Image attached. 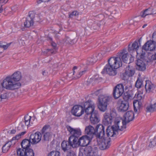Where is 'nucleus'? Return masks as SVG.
I'll use <instances>...</instances> for the list:
<instances>
[{"label": "nucleus", "instance_id": "9d476101", "mask_svg": "<svg viewBox=\"0 0 156 156\" xmlns=\"http://www.w3.org/2000/svg\"><path fill=\"white\" fill-rule=\"evenodd\" d=\"M84 112V109L82 106L75 105L74 106L71 111L72 114L76 116L80 117Z\"/></svg>", "mask_w": 156, "mask_h": 156}, {"label": "nucleus", "instance_id": "473e14b6", "mask_svg": "<svg viewBox=\"0 0 156 156\" xmlns=\"http://www.w3.org/2000/svg\"><path fill=\"white\" fill-rule=\"evenodd\" d=\"M143 86L142 80L140 78H138L136 82V87L138 88H139Z\"/></svg>", "mask_w": 156, "mask_h": 156}, {"label": "nucleus", "instance_id": "13d9d810", "mask_svg": "<svg viewBox=\"0 0 156 156\" xmlns=\"http://www.w3.org/2000/svg\"><path fill=\"white\" fill-rule=\"evenodd\" d=\"M152 57L154 59L156 60V53L152 55Z\"/></svg>", "mask_w": 156, "mask_h": 156}, {"label": "nucleus", "instance_id": "4468645a", "mask_svg": "<svg viewBox=\"0 0 156 156\" xmlns=\"http://www.w3.org/2000/svg\"><path fill=\"white\" fill-rule=\"evenodd\" d=\"M118 106V110L121 112H124L126 111L129 108V105L126 101H119L117 103Z\"/></svg>", "mask_w": 156, "mask_h": 156}, {"label": "nucleus", "instance_id": "a211bd4d", "mask_svg": "<svg viewBox=\"0 0 156 156\" xmlns=\"http://www.w3.org/2000/svg\"><path fill=\"white\" fill-rule=\"evenodd\" d=\"M124 120L127 123L133 120L134 118V114L133 111H129L126 112L123 116Z\"/></svg>", "mask_w": 156, "mask_h": 156}, {"label": "nucleus", "instance_id": "ea45409f", "mask_svg": "<svg viewBox=\"0 0 156 156\" xmlns=\"http://www.w3.org/2000/svg\"><path fill=\"white\" fill-rule=\"evenodd\" d=\"M91 156H99L98 155V148L97 147H94L92 154Z\"/></svg>", "mask_w": 156, "mask_h": 156}, {"label": "nucleus", "instance_id": "cd10ccee", "mask_svg": "<svg viewBox=\"0 0 156 156\" xmlns=\"http://www.w3.org/2000/svg\"><path fill=\"white\" fill-rule=\"evenodd\" d=\"M51 44L53 48V49H48L47 51L48 52H50L52 54H55L56 52V50L58 49L57 47V44L56 43L53 41H51Z\"/></svg>", "mask_w": 156, "mask_h": 156}, {"label": "nucleus", "instance_id": "a18cd8bd", "mask_svg": "<svg viewBox=\"0 0 156 156\" xmlns=\"http://www.w3.org/2000/svg\"><path fill=\"white\" fill-rule=\"evenodd\" d=\"M12 145V142L11 141H8L7 142L6 144L4 145L3 146V148L5 147H9V148L11 147Z\"/></svg>", "mask_w": 156, "mask_h": 156}, {"label": "nucleus", "instance_id": "338daca9", "mask_svg": "<svg viewBox=\"0 0 156 156\" xmlns=\"http://www.w3.org/2000/svg\"><path fill=\"white\" fill-rule=\"evenodd\" d=\"M147 24H144L142 27V28H144L147 26Z\"/></svg>", "mask_w": 156, "mask_h": 156}, {"label": "nucleus", "instance_id": "09e8293b", "mask_svg": "<svg viewBox=\"0 0 156 156\" xmlns=\"http://www.w3.org/2000/svg\"><path fill=\"white\" fill-rule=\"evenodd\" d=\"M9 147H5L3 148V146L2 148V151L4 153H6L9 150Z\"/></svg>", "mask_w": 156, "mask_h": 156}, {"label": "nucleus", "instance_id": "a878e982", "mask_svg": "<svg viewBox=\"0 0 156 156\" xmlns=\"http://www.w3.org/2000/svg\"><path fill=\"white\" fill-rule=\"evenodd\" d=\"M98 114L97 112L95 114H93L91 115L90 117V120L91 124H94L98 123L99 121V119L98 117Z\"/></svg>", "mask_w": 156, "mask_h": 156}, {"label": "nucleus", "instance_id": "20e7f679", "mask_svg": "<svg viewBox=\"0 0 156 156\" xmlns=\"http://www.w3.org/2000/svg\"><path fill=\"white\" fill-rule=\"evenodd\" d=\"M111 97L105 95H100L98 98V108L102 112H105L107 109Z\"/></svg>", "mask_w": 156, "mask_h": 156}, {"label": "nucleus", "instance_id": "bb28decb", "mask_svg": "<svg viewBox=\"0 0 156 156\" xmlns=\"http://www.w3.org/2000/svg\"><path fill=\"white\" fill-rule=\"evenodd\" d=\"M139 48L138 43L136 41H135L132 45L129 44L128 45V51L130 52L133 51H136Z\"/></svg>", "mask_w": 156, "mask_h": 156}, {"label": "nucleus", "instance_id": "b1692460", "mask_svg": "<svg viewBox=\"0 0 156 156\" xmlns=\"http://www.w3.org/2000/svg\"><path fill=\"white\" fill-rule=\"evenodd\" d=\"M31 143V142L30 139L23 140L21 143L22 148L25 149V150L30 149Z\"/></svg>", "mask_w": 156, "mask_h": 156}, {"label": "nucleus", "instance_id": "39448f33", "mask_svg": "<svg viewBox=\"0 0 156 156\" xmlns=\"http://www.w3.org/2000/svg\"><path fill=\"white\" fill-rule=\"evenodd\" d=\"M96 139L97 144L101 150L107 149L110 146V138H105L103 137L98 138Z\"/></svg>", "mask_w": 156, "mask_h": 156}, {"label": "nucleus", "instance_id": "0eeeda50", "mask_svg": "<svg viewBox=\"0 0 156 156\" xmlns=\"http://www.w3.org/2000/svg\"><path fill=\"white\" fill-rule=\"evenodd\" d=\"M73 137L72 135L69 137L68 141H63L61 144V147L62 149L64 151L68 152L69 151L72 150V147L73 148H76V147H74V142L72 141L73 139L70 140V138Z\"/></svg>", "mask_w": 156, "mask_h": 156}, {"label": "nucleus", "instance_id": "c85d7f7f", "mask_svg": "<svg viewBox=\"0 0 156 156\" xmlns=\"http://www.w3.org/2000/svg\"><path fill=\"white\" fill-rule=\"evenodd\" d=\"M133 105L134 107V110L135 113L137 114L140 112V105L139 104L138 101H137L136 102H134L133 103Z\"/></svg>", "mask_w": 156, "mask_h": 156}, {"label": "nucleus", "instance_id": "5fc2aeb1", "mask_svg": "<svg viewBox=\"0 0 156 156\" xmlns=\"http://www.w3.org/2000/svg\"><path fill=\"white\" fill-rule=\"evenodd\" d=\"M11 9H12V11H13V12H15L17 9V6H15L12 7V8Z\"/></svg>", "mask_w": 156, "mask_h": 156}, {"label": "nucleus", "instance_id": "69168bd1", "mask_svg": "<svg viewBox=\"0 0 156 156\" xmlns=\"http://www.w3.org/2000/svg\"><path fill=\"white\" fill-rule=\"evenodd\" d=\"M4 45V44H3L2 43L1 44V45H0V48H3Z\"/></svg>", "mask_w": 156, "mask_h": 156}, {"label": "nucleus", "instance_id": "864d4df0", "mask_svg": "<svg viewBox=\"0 0 156 156\" xmlns=\"http://www.w3.org/2000/svg\"><path fill=\"white\" fill-rule=\"evenodd\" d=\"M85 156L83 154V152H82L81 151V148L80 149V151L79 154V156Z\"/></svg>", "mask_w": 156, "mask_h": 156}, {"label": "nucleus", "instance_id": "412c9836", "mask_svg": "<svg viewBox=\"0 0 156 156\" xmlns=\"http://www.w3.org/2000/svg\"><path fill=\"white\" fill-rule=\"evenodd\" d=\"M85 133L88 136L92 137L93 138V136L95 135L96 136V131L94 127L91 126H89L86 127L85 130Z\"/></svg>", "mask_w": 156, "mask_h": 156}, {"label": "nucleus", "instance_id": "4d7b16f0", "mask_svg": "<svg viewBox=\"0 0 156 156\" xmlns=\"http://www.w3.org/2000/svg\"><path fill=\"white\" fill-rule=\"evenodd\" d=\"M9 0H0V2H1L3 4L6 3Z\"/></svg>", "mask_w": 156, "mask_h": 156}, {"label": "nucleus", "instance_id": "4be33fe9", "mask_svg": "<svg viewBox=\"0 0 156 156\" xmlns=\"http://www.w3.org/2000/svg\"><path fill=\"white\" fill-rule=\"evenodd\" d=\"M136 69L140 71H143L146 69L145 63L141 59H138L136 62Z\"/></svg>", "mask_w": 156, "mask_h": 156}, {"label": "nucleus", "instance_id": "dca6fc26", "mask_svg": "<svg viewBox=\"0 0 156 156\" xmlns=\"http://www.w3.org/2000/svg\"><path fill=\"white\" fill-rule=\"evenodd\" d=\"M104 118L103 119V123L105 125H110L113 121V119L111 114L105 113L104 115Z\"/></svg>", "mask_w": 156, "mask_h": 156}, {"label": "nucleus", "instance_id": "4c0bfd02", "mask_svg": "<svg viewBox=\"0 0 156 156\" xmlns=\"http://www.w3.org/2000/svg\"><path fill=\"white\" fill-rule=\"evenodd\" d=\"M156 146V137H154V138L151 140L149 145L150 147H153Z\"/></svg>", "mask_w": 156, "mask_h": 156}, {"label": "nucleus", "instance_id": "de8ad7c7", "mask_svg": "<svg viewBox=\"0 0 156 156\" xmlns=\"http://www.w3.org/2000/svg\"><path fill=\"white\" fill-rule=\"evenodd\" d=\"M146 51H145L144 50H143L142 48V53L140 55V57L141 59H143L144 58Z\"/></svg>", "mask_w": 156, "mask_h": 156}, {"label": "nucleus", "instance_id": "c9c22d12", "mask_svg": "<svg viewBox=\"0 0 156 156\" xmlns=\"http://www.w3.org/2000/svg\"><path fill=\"white\" fill-rule=\"evenodd\" d=\"M147 109L148 111L152 112L156 110V102L150 106L147 107Z\"/></svg>", "mask_w": 156, "mask_h": 156}, {"label": "nucleus", "instance_id": "6e6552de", "mask_svg": "<svg viewBox=\"0 0 156 156\" xmlns=\"http://www.w3.org/2000/svg\"><path fill=\"white\" fill-rule=\"evenodd\" d=\"M124 92V86L122 83L117 84L113 89V95L115 99L121 96Z\"/></svg>", "mask_w": 156, "mask_h": 156}, {"label": "nucleus", "instance_id": "052dcab7", "mask_svg": "<svg viewBox=\"0 0 156 156\" xmlns=\"http://www.w3.org/2000/svg\"><path fill=\"white\" fill-rule=\"evenodd\" d=\"M77 68V67L76 66H74L73 68V75H74V73H75V71L74 70L75 69H76Z\"/></svg>", "mask_w": 156, "mask_h": 156}, {"label": "nucleus", "instance_id": "37998d69", "mask_svg": "<svg viewBox=\"0 0 156 156\" xmlns=\"http://www.w3.org/2000/svg\"><path fill=\"white\" fill-rule=\"evenodd\" d=\"M67 156H76L75 153L72 150L68 152Z\"/></svg>", "mask_w": 156, "mask_h": 156}, {"label": "nucleus", "instance_id": "393cba45", "mask_svg": "<svg viewBox=\"0 0 156 156\" xmlns=\"http://www.w3.org/2000/svg\"><path fill=\"white\" fill-rule=\"evenodd\" d=\"M153 9L151 8H149L145 10L142 11L140 13V16L143 18L147 16L153 14Z\"/></svg>", "mask_w": 156, "mask_h": 156}, {"label": "nucleus", "instance_id": "f8f14e48", "mask_svg": "<svg viewBox=\"0 0 156 156\" xmlns=\"http://www.w3.org/2000/svg\"><path fill=\"white\" fill-rule=\"evenodd\" d=\"M127 123L124 120L122 121H117L115 122L113 126L118 132V131H122L126 128V124Z\"/></svg>", "mask_w": 156, "mask_h": 156}, {"label": "nucleus", "instance_id": "680f3d73", "mask_svg": "<svg viewBox=\"0 0 156 156\" xmlns=\"http://www.w3.org/2000/svg\"><path fill=\"white\" fill-rule=\"evenodd\" d=\"M16 132V130L14 129L12 130L11 131V133L14 134Z\"/></svg>", "mask_w": 156, "mask_h": 156}, {"label": "nucleus", "instance_id": "6ab92c4d", "mask_svg": "<svg viewBox=\"0 0 156 156\" xmlns=\"http://www.w3.org/2000/svg\"><path fill=\"white\" fill-rule=\"evenodd\" d=\"M145 82V87L146 92L149 93L153 92L155 88V85L149 80H146Z\"/></svg>", "mask_w": 156, "mask_h": 156}, {"label": "nucleus", "instance_id": "6e6d98bb", "mask_svg": "<svg viewBox=\"0 0 156 156\" xmlns=\"http://www.w3.org/2000/svg\"><path fill=\"white\" fill-rule=\"evenodd\" d=\"M48 72H47L45 71H44L42 72V74L44 76H46L48 75Z\"/></svg>", "mask_w": 156, "mask_h": 156}, {"label": "nucleus", "instance_id": "5701e85b", "mask_svg": "<svg viewBox=\"0 0 156 156\" xmlns=\"http://www.w3.org/2000/svg\"><path fill=\"white\" fill-rule=\"evenodd\" d=\"M125 73L128 76H132L135 73V68L133 66L128 65L125 68Z\"/></svg>", "mask_w": 156, "mask_h": 156}, {"label": "nucleus", "instance_id": "f3484780", "mask_svg": "<svg viewBox=\"0 0 156 156\" xmlns=\"http://www.w3.org/2000/svg\"><path fill=\"white\" fill-rule=\"evenodd\" d=\"M115 126H112L111 127L108 126L106 129V138H110V137H114L116 135L117 131L114 127Z\"/></svg>", "mask_w": 156, "mask_h": 156}, {"label": "nucleus", "instance_id": "c756f323", "mask_svg": "<svg viewBox=\"0 0 156 156\" xmlns=\"http://www.w3.org/2000/svg\"><path fill=\"white\" fill-rule=\"evenodd\" d=\"M42 134L43 136V139L44 141H48L51 137V133L50 132H45V133H42Z\"/></svg>", "mask_w": 156, "mask_h": 156}, {"label": "nucleus", "instance_id": "ddd939ff", "mask_svg": "<svg viewBox=\"0 0 156 156\" xmlns=\"http://www.w3.org/2000/svg\"><path fill=\"white\" fill-rule=\"evenodd\" d=\"M104 129V127L102 125L99 124L97 125L95 129L96 138L104 137L105 136Z\"/></svg>", "mask_w": 156, "mask_h": 156}, {"label": "nucleus", "instance_id": "49530a36", "mask_svg": "<svg viewBox=\"0 0 156 156\" xmlns=\"http://www.w3.org/2000/svg\"><path fill=\"white\" fill-rule=\"evenodd\" d=\"M24 122H23V121L21 122L19 124V126L18 127L17 129L18 130H20V129L21 128L22 129H23L24 127Z\"/></svg>", "mask_w": 156, "mask_h": 156}, {"label": "nucleus", "instance_id": "0e129e2a", "mask_svg": "<svg viewBox=\"0 0 156 156\" xmlns=\"http://www.w3.org/2000/svg\"><path fill=\"white\" fill-rule=\"evenodd\" d=\"M50 0H41L42 2H48Z\"/></svg>", "mask_w": 156, "mask_h": 156}, {"label": "nucleus", "instance_id": "2eb2a0df", "mask_svg": "<svg viewBox=\"0 0 156 156\" xmlns=\"http://www.w3.org/2000/svg\"><path fill=\"white\" fill-rule=\"evenodd\" d=\"M41 134L39 132H37L34 134H31L30 137V139L32 140L31 144H36L41 140Z\"/></svg>", "mask_w": 156, "mask_h": 156}, {"label": "nucleus", "instance_id": "2f4dec72", "mask_svg": "<svg viewBox=\"0 0 156 156\" xmlns=\"http://www.w3.org/2000/svg\"><path fill=\"white\" fill-rule=\"evenodd\" d=\"M97 60V59L95 57L89 58L88 59L87 64L88 65H92L96 62Z\"/></svg>", "mask_w": 156, "mask_h": 156}, {"label": "nucleus", "instance_id": "e2e57ef3", "mask_svg": "<svg viewBox=\"0 0 156 156\" xmlns=\"http://www.w3.org/2000/svg\"><path fill=\"white\" fill-rule=\"evenodd\" d=\"M130 87V86H125V90H126Z\"/></svg>", "mask_w": 156, "mask_h": 156}, {"label": "nucleus", "instance_id": "9b49d317", "mask_svg": "<svg viewBox=\"0 0 156 156\" xmlns=\"http://www.w3.org/2000/svg\"><path fill=\"white\" fill-rule=\"evenodd\" d=\"M156 48L155 42L151 40L148 41L142 47L143 50L145 51H152Z\"/></svg>", "mask_w": 156, "mask_h": 156}, {"label": "nucleus", "instance_id": "58836bf2", "mask_svg": "<svg viewBox=\"0 0 156 156\" xmlns=\"http://www.w3.org/2000/svg\"><path fill=\"white\" fill-rule=\"evenodd\" d=\"M60 152L58 151H52L48 155V156H60Z\"/></svg>", "mask_w": 156, "mask_h": 156}, {"label": "nucleus", "instance_id": "7c9ffc66", "mask_svg": "<svg viewBox=\"0 0 156 156\" xmlns=\"http://www.w3.org/2000/svg\"><path fill=\"white\" fill-rule=\"evenodd\" d=\"M17 156H25L26 150L23 149L19 148L16 151Z\"/></svg>", "mask_w": 156, "mask_h": 156}, {"label": "nucleus", "instance_id": "f257e3e1", "mask_svg": "<svg viewBox=\"0 0 156 156\" xmlns=\"http://www.w3.org/2000/svg\"><path fill=\"white\" fill-rule=\"evenodd\" d=\"M118 56L115 58L111 57L108 60V64L105 66L101 72L102 74L107 73L110 76H115L117 74L115 69L122 65L121 59L124 62H127L128 54L125 49L119 53Z\"/></svg>", "mask_w": 156, "mask_h": 156}, {"label": "nucleus", "instance_id": "3c124183", "mask_svg": "<svg viewBox=\"0 0 156 156\" xmlns=\"http://www.w3.org/2000/svg\"><path fill=\"white\" fill-rule=\"evenodd\" d=\"M10 44L11 43H9L6 44H4L3 46V48L4 50L7 49L8 47L10 45Z\"/></svg>", "mask_w": 156, "mask_h": 156}, {"label": "nucleus", "instance_id": "8fccbe9b", "mask_svg": "<svg viewBox=\"0 0 156 156\" xmlns=\"http://www.w3.org/2000/svg\"><path fill=\"white\" fill-rule=\"evenodd\" d=\"M82 75L81 73L80 72H79L77 74L76 77H75V79H78L80 78Z\"/></svg>", "mask_w": 156, "mask_h": 156}, {"label": "nucleus", "instance_id": "f704fd0d", "mask_svg": "<svg viewBox=\"0 0 156 156\" xmlns=\"http://www.w3.org/2000/svg\"><path fill=\"white\" fill-rule=\"evenodd\" d=\"M34 153L33 150L31 148L26 150L25 156H34Z\"/></svg>", "mask_w": 156, "mask_h": 156}, {"label": "nucleus", "instance_id": "bf43d9fd", "mask_svg": "<svg viewBox=\"0 0 156 156\" xmlns=\"http://www.w3.org/2000/svg\"><path fill=\"white\" fill-rule=\"evenodd\" d=\"M86 71H87V70H84L80 72L81 73L82 75H83L84 74L86 73Z\"/></svg>", "mask_w": 156, "mask_h": 156}, {"label": "nucleus", "instance_id": "423d86ee", "mask_svg": "<svg viewBox=\"0 0 156 156\" xmlns=\"http://www.w3.org/2000/svg\"><path fill=\"white\" fill-rule=\"evenodd\" d=\"M83 106L85 112L87 115H91L93 114H95L97 112L94 110L95 106L94 103L91 101L88 100L85 102Z\"/></svg>", "mask_w": 156, "mask_h": 156}, {"label": "nucleus", "instance_id": "a19ab883", "mask_svg": "<svg viewBox=\"0 0 156 156\" xmlns=\"http://www.w3.org/2000/svg\"><path fill=\"white\" fill-rule=\"evenodd\" d=\"M49 126L47 125H45L41 130L42 133H45V132H48L49 131H47L49 129Z\"/></svg>", "mask_w": 156, "mask_h": 156}, {"label": "nucleus", "instance_id": "7ed1b4c3", "mask_svg": "<svg viewBox=\"0 0 156 156\" xmlns=\"http://www.w3.org/2000/svg\"><path fill=\"white\" fill-rule=\"evenodd\" d=\"M22 78L20 72H15L11 76L7 77L2 83L3 88L8 90H14L18 89L21 86V83L19 82Z\"/></svg>", "mask_w": 156, "mask_h": 156}, {"label": "nucleus", "instance_id": "774afa93", "mask_svg": "<svg viewBox=\"0 0 156 156\" xmlns=\"http://www.w3.org/2000/svg\"><path fill=\"white\" fill-rule=\"evenodd\" d=\"M41 2H42L41 0H39L37 1V2L38 4L40 3Z\"/></svg>", "mask_w": 156, "mask_h": 156}, {"label": "nucleus", "instance_id": "79ce46f5", "mask_svg": "<svg viewBox=\"0 0 156 156\" xmlns=\"http://www.w3.org/2000/svg\"><path fill=\"white\" fill-rule=\"evenodd\" d=\"M79 15V13L76 11H74L71 12L69 15L70 18H72L74 16H76Z\"/></svg>", "mask_w": 156, "mask_h": 156}, {"label": "nucleus", "instance_id": "1a4fd4ad", "mask_svg": "<svg viewBox=\"0 0 156 156\" xmlns=\"http://www.w3.org/2000/svg\"><path fill=\"white\" fill-rule=\"evenodd\" d=\"M35 20L34 13L32 12H29L28 16L24 23V27H25L29 28L33 26L34 21Z\"/></svg>", "mask_w": 156, "mask_h": 156}, {"label": "nucleus", "instance_id": "72a5a7b5", "mask_svg": "<svg viewBox=\"0 0 156 156\" xmlns=\"http://www.w3.org/2000/svg\"><path fill=\"white\" fill-rule=\"evenodd\" d=\"M31 118V117L28 115L24 117V121H23L24 122L25 125L28 126L30 124Z\"/></svg>", "mask_w": 156, "mask_h": 156}, {"label": "nucleus", "instance_id": "f03ea898", "mask_svg": "<svg viewBox=\"0 0 156 156\" xmlns=\"http://www.w3.org/2000/svg\"><path fill=\"white\" fill-rule=\"evenodd\" d=\"M67 130L72 135L73 137H71L70 140L73 139L72 141L74 142V147H77L79 146L84 147L89 144L90 140L92 139V137L87 135L82 136L79 139L80 136L81 134V132L80 129L78 128L74 129L69 125L66 126Z\"/></svg>", "mask_w": 156, "mask_h": 156}, {"label": "nucleus", "instance_id": "aec40b11", "mask_svg": "<svg viewBox=\"0 0 156 156\" xmlns=\"http://www.w3.org/2000/svg\"><path fill=\"white\" fill-rule=\"evenodd\" d=\"M94 147H97L96 146H87L84 148H81V151L83 152L85 156H91L92 154L93 151Z\"/></svg>", "mask_w": 156, "mask_h": 156}, {"label": "nucleus", "instance_id": "603ef678", "mask_svg": "<svg viewBox=\"0 0 156 156\" xmlns=\"http://www.w3.org/2000/svg\"><path fill=\"white\" fill-rule=\"evenodd\" d=\"M3 3H2L1 2H0V13L2 12L3 9L2 8V6L3 5Z\"/></svg>", "mask_w": 156, "mask_h": 156}, {"label": "nucleus", "instance_id": "e433bc0d", "mask_svg": "<svg viewBox=\"0 0 156 156\" xmlns=\"http://www.w3.org/2000/svg\"><path fill=\"white\" fill-rule=\"evenodd\" d=\"M26 132V131H23L20 133L18 134L16 136H15L14 137L12 138V140H17L20 138L21 137V136H22L24 135Z\"/></svg>", "mask_w": 156, "mask_h": 156}, {"label": "nucleus", "instance_id": "c03bdc74", "mask_svg": "<svg viewBox=\"0 0 156 156\" xmlns=\"http://www.w3.org/2000/svg\"><path fill=\"white\" fill-rule=\"evenodd\" d=\"M7 97V93H5L1 94L0 96V101H1L2 99L6 98Z\"/></svg>", "mask_w": 156, "mask_h": 156}]
</instances>
